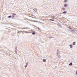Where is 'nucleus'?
<instances>
[{"label": "nucleus", "mask_w": 77, "mask_h": 77, "mask_svg": "<svg viewBox=\"0 0 77 77\" xmlns=\"http://www.w3.org/2000/svg\"><path fill=\"white\" fill-rule=\"evenodd\" d=\"M68 6V5H67V4H64V6L65 8H66V6Z\"/></svg>", "instance_id": "nucleus-1"}, {"label": "nucleus", "mask_w": 77, "mask_h": 77, "mask_svg": "<svg viewBox=\"0 0 77 77\" xmlns=\"http://www.w3.org/2000/svg\"><path fill=\"white\" fill-rule=\"evenodd\" d=\"M7 32H11V30L9 29H8L7 30Z\"/></svg>", "instance_id": "nucleus-2"}, {"label": "nucleus", "mask_w": 77, "mask_h": 77, "mask_svg": "<svg viewBox=\"0 0 77 77\" xmlns=\"http://www.w3.org/2000/svg\"><path fill=\"white\" fill-rule=\"evenodd\" d=\"M72 44L73 45H75V42H73Z\"/></svg>", "instance_id": "nucleus-3"}, {"label": "nucleus", "mask_w": 77, "mask_h": 77, "mask_svg": "<svg viewBox=\"0 0 77 77\" xmlns=\"http://www.w3.org/2000/svg\"><path fill=\"white\" fill-rule=\"evenodd\" d=\"M70 47L71 48H72V45H69Z\"/></svg>", "instance_id": "nucleus-4"}, {"label": "nucleus", "mask_w": 77, "mask_h": 77, "mask_svg": "<svg viewBox=\"0 0 77 77\" xmlns=\"http://www.w3.org/2000/svg\"><path fill=\"white\" fill-rule=\"evenodd\" d=\"M63 14H66V11H65L63 12Z\"/></svg>", "instance_id": "nucleus-5"}, {"label": "nucleus", "mask_w": 77, "mask_h": 77, "mask_svg": "<svg viewBox=\"0 0 77 77\" xmlns=\"http://www.w3.org/2000/svg\"><path fill=\"white\" fill-rule=\"evenodd\" d=\"M14 15H16V14L13 13L12 15V17H14Z\"/></svg>", "instance_id": "nucleus-6"}, {"label": "nucleus", "mask_w": 77, "mask_h": 77, "mask_svg": "<svg viewBox=\"0 0 77 77\" xmlns=\"http://www.w3.org/2000/svg\"><path fill=\"white\" fill-rule=\"evenodd\" d=\"M43 60L44 62H46V59H44Z\"/></svg>", "instance_id": "nucleus-7"}, {"label": "nucleus", "mask_w": 77, "mask_h": 77, "mask_svg": "<svg viewBox=\"0 0 77 77\" xmlns=\"http://www.w3.org/2000/svg\"><path fill=\"white\" fill-rule=\"evenodd\" d=\"M64 3H66V2H67V0H64Z\"/></svg>", "instance_id": "nucleus-8"}, {"label": "nucleus", "mask_w": 77, "mask_h": 77, "mask_svg": "<svg viewBox=\"0 0 77 77\" xmlns=\"http://www.w3.org/2000/svg\"><path fill=\"white\" fill-rule=\"evenodd\" d=\"M20 32H23V31H19V32H17V33H20Z\"/></svg>", "instance_id": "nucleus-9"}, {"label": "nucleus", "mask_w": 77, "mask_h": 77, "mask_svg": "<svg viewBox=\"0 0 77 77\" xmlns=\"http://www.w3.org/2000/svg\"><path fill=\"white\" fill-rule=\"evenodd\" d=\"M11 17H12V16H10L8 17V18H11Z\"/></svg>", "instance_id": "nucleus-10"}, {"label": "nucleus", "mask_w": 77, "mask_h": 77, "mask_svg": "<svg viewBox=\"0 0 77 77\" xmlns=\"http://www.w3.org/2000/svg\"><path fill=\"white\" fill-rule=\"evenodd\" d=\"M72 63H71L70 64H69V65H72Z\"/></svg>", "instance_id": "nucleus-11"}, {"label": "nucleus", "mask_w": 77, "mask_h": 77, "mask_svg": "<svg viewBox=\"0 0 77 77\" xmlns=\"http://www.w3.org/2000/svg\"><path fill=\"white\" fill-rule=\"evenodd\" d=\"M28 29L27 28H22L21 29Z\"/></svg>", "instance_id": "nucleus-12"}, {"label": "nucleus", "mask_w": 77, "mask_h": 77, "mask_svg": "<svg viewBox=\"0 0 77 77\" xmlns=\"http://www.w3.org/2000/svg\"><path fill=\"white\" fill-rule=\"evenodd\" d=\"M32 34L33 35H35V32H33V33H32Z\"/></svg>", "instance_id": "nucleus-13"}, {"label": "nucleus", "mask_w": 77, "mask_h": 77, "mask_svg": "<svg viewBox=\"0 0 77 77\" xmlns=\"http://www.w3.org/2000/svg\"><path fill=\"white\" fill-rule=\"evenodd\" d=\"M76 75H77V70L76 71Z\"/></svg>", "instance_id": "nucleus-14"}, {"label": "nucleus", "mask_w": 77, "mask_h": 77, "mask_svg": "<svg viewBox=\"0 0 77 77\" xmlns=\"http://www.w3.org/2000/svg\"><path fill=\"white\" fill-rule=\"evenodd\" d=\"M26 66H27V65H26V66H25V67L26 68Z\"/></svg>", "instance_id": "nucleus-15"}, {"label": "nucleus", "mask_w": 77, "mask_h": 77, "mask_svg": "<svg viewBox=\"0 0 77 77\" xmlns=\"http://www.w3.org/2000/svg\"><path fill=\"white\" fill-rule=\"evenodd\" d=\"M38 29H39V28H38Z\"/></svg>", "instance_id": "nucleus-16"}, {"label": "nucleus", "mask_w": 77, "mask_h": 77, "mask_svg": "<svg viewBox=\"0 0 77 77\" xmlns=\"http://www.w3.org/2000/svg\"><path fill=\"white\" fill-rule=\"evenodd\" d=\"M52 20V21H53V20Z\"/></svg>", "instance_id": "nucleus-17"}]
</instances>
